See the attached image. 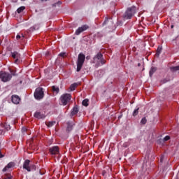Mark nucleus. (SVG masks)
I'll list each match as a JSON object with an SVG mask.
<instances>
[{
  "instance_id": "nucleus-1",
  "label": "nucleus",
  "mask_w": 179,
  "mask_h": 179,
  "mask_svg": "<svg viewBox=\"0 0 179 179\" xmlns=\"http://www.w3.org/2000/svg\"><path fill=\"white\" fill-rule=\"evenodd\" d=\"M85 58L86 57L85 56V55L82 53L78 55L77 61V72H79L82 69V66H83Z\"/></svg>"
},
{
  "instance_id": "nucleus-2",
  "label": "nucleus",
  "mask_w": 179,
  "mask_h": 179,
  "mask_svg": "<svg viewBox=\"0 0 179 179\" xmlns=\"http://www.w3.org/2000/svg\"><path fill=\"white\" fill-rule=\"evenodd\" d=\"M136 13V7L132 6L131 8H129L126 11L124 15V19H131V17H132Z\"/></svg>"
},
{
  "instance_id": "nucleus-3",
  "label": "nucleus",
  "mask_w": 179,
  "mask_h": 179,
  "mask_svg": "<svg viewBox=\"0 0 179 179\" xmlns=\"http://www.w3.org/2000/svg\"><path fill=\"white\" fill-rule=\"evenodd\" d=\"M34 96L36 100H41V99L44 97V91H43V88L41 87L36 88Z\"/></svg>"
},
{
  "instance_id": "nucleus-4",
  "label": "nucleus",
  "mask_w": 179,
  "mask_h": 179,
  "mask_svg": "<svg viewBox=\"0 0 179 179\" xmlns=\"http://www.w3.org/2000/svg\"><path fill=\"white\" fill-rule=\"evenodd\" d=\"M69 101H71V94H64L61 96V97H60V103L62 106H66V104H68Z\"/></svg>"
},
{
  "instance_id": "nucleus-5",
  "label": "nucleus",
  "mask_w": 179,
  "mask_h": 179,
  "mask_svg": "<svg viewBox=\"0 0 179 179\" xmlns=\"http://www.w3.org/2000/svg\"><path fill=\"white\" fill-rule=\"evenodd\" d=\"M0 79L2 82H8L10 79H12V75L9 73L0 72Z\"/></svg>"
},
{
  "instance_id": "nucleus-6",
  "label": "nucleus",
  "mask_w": 179,
  "mask_h": 179,
  "mask_svg": "<svg viewBox=\"0 0 179 179\" xmlns=\"http://www.w3.org/2000/svg\"><path fill=\"white\" fill-rule=\"evenodd\" d=\"M94 61L98 64H101V65L106 64V61L103 59V55H101V53H98L96 56L94 57Z\"/></svg>"
},
{
  "instance_id": "nucleus-7",
  "label": "nucleus",
  "mask_w": 179,
  "mask_h": 179,
  "mask_svg": "<svg viewBox=\"0 0 179 179\" xmlns=\"http://www.w3.org/2000/svg\"><path fill=\"white\" fill-rule=\"evenodd\" d=\"M87 25H83V27H79L76 31V34L77 36H79L80 33H83V31H85V30H87Z\"/></svg>"
},
{
  "instance_id": "nucleus-8",
  "label": "nucleus",
  "mask_w": 179,
  "mask_h": 179,
  "mask_svg": "<svg viewBox=\"0 0 179 179\" xmlns=\"http://www.w3.org/2000/svg\"><path fill=\"white\" fill-rule=\"evenodd\" d=\"M51 155H58L59 153V148L58 146H54L50 148Z\"/></svg>"
},
{
  "instance_id": "nucleus-9",
  "label": "nucleus",
  "mask_w": 179,
  "mask_h": 179,
  "mask_svg": "<svg viewBox=\"0 0 179 179\" xmlns=\"http://www.w3.org/2000/svg\"><path fill=\"white\" fill-rule=\"evenodd\" d=\"M30 160H25L23 164V169H24L27 171H31V169L29 166Z\"/></svg>"
},
{
  "instance_id": "nucleus-10",
  "label": "nucleus",
  "mask_w": 179,
  "mask_h": 179,
  "mask_svg": "<svg viewBox=\"0 0 179 179\" xmlns=\"http://www.w3.org/2000/svg\"><path fill=\"white\" fill-rule=\"evenodd\" d=\"M12 57L15 59V64H17V62H19V59H20V54L17 52H14L12 53Z\"/></svg>"
},
{
  "instance_id": "nucleus-11",
  "label": "nucleus",
  "mask_w": 179,
  "mask_h": 179,
  "mask_svg": "<svg viewBox=\"0 0 179 179\" xmlns=\"http://www.w3.org/2000/svg\"><path fill=\"white\" fill-rule=\"evenodd\" d=\"M12 102L14 104H19V103H20V98L19 97V96L13 95L12 96Z\"/></svg>"
},
{
  "instance_id": "nucleus-12",
  "label": "nucleus",
  "mask_w": 179,
  "mask_h": 179,
  "mask_svg": "<svg viewBox=\"0 0 179 179\" xmlns=\"http://www.w3.org/2000/svg\"><path fill=\"white\" fill-rule=\"evenodd\" d=\"M35 118H38V120H41L43 118H45V115L44 114H42L40 112H36L34 114Z\"/></svg>"
},
{
  "instance_id": "nucleus-13",
  "label": "nucleus",
  "mask_w": 179,
  "mask_h": 179,
  "mask_svg": "<svg viewBox=\"0 0 179 179\" xmlns=\"http://www.w3.org/2000/svg\"><path fill=\"white\" fill-rule=\"evenodd\" d=\"M15 166V164L13 162H10L3 169V171H6L8 169H12Z\"/></svg>"
},
{
  "instance_id": "nucleus-14",
  "label": "nucleus",
  "mask_w": 179,
  "mask_h": 179,
  "mask_svg": "<svg viewBox=\"0 0 179 179\" xmlns=\"http://www.w3.org/2000/svg\"><path fill=\"white\" fill-rule=\"evenodd\" d=\"M78 111L79 110L78 109V107L75 106L71 111V115H75L78 114Z\"/></svg>"
},
{
  "instance_id": "nucleus-15",
  "label": "nucleus",
  "mask_w": 179,
  "mask_h": 179,
  "mask_svg": "<svg viewBox=\"0 0 179 179\" xmlns=\"http://www.w3.org/2000/svg\"><path fill=\"white\" fill-rule=\"evenodd\" d=\"M162 50H163V48L162 46H159L157 50L156 57H159L160 55V52H162Z\"/></svg>"
},
{
  "instance_id": "nucleus-16",
  "label": "nucleus",
  "mask_w": 179,
  "mask_h": 179,
  "mask_svg": "<svg viewBox=\"0 0 179 179\" xmlns=\"http://www.w3.org/2000/svg\"><path fill=\"white\" fill-rule=\"evenodd\" d=\"M76 86H78V83H73L70 86V90L71 92H73L75 89H76Z\"/></svg>"
},
{
  "instance_id": "nucleus-17",
  "label": "nucleus",
  "mask_w": 179,
  "mask_h": 179,
  "mask_svg": "<svg viewBox=\"0 0 179 179\" xmlns=\"http://www.w3.org/2000/svg\"><path fill=\"white\" fill-rule=\"evenodd\" d=\"M167 141H170V136H166L164 138L160 139L159 142H167Z\"/></svg>"
},
{
  "instance_id": "nucleus-18",
  "label": "nucleus",
  "mask_w": 179,
  "mask_h": 179,
  "mask_svg": "<svg viewBox=\"0 0 179 179\" xmlns=\"http://www.w3.org/2000/svg\"><path fill=\"white\" fill-rule=\"evenodd\" d=\"M24 9H26V7L24 6H21L17 10V13H22V12H23L24 10Z\"/></svg>"
},
{
  "instance_id": "nucleus-19",
  "label": "nucleus",
  "mask_w": 179,
  "mask_h": 179,
  "mask_svg": "<svg viewBox=\"0 0 179 179\" xmlns=\"http://www.w3.org/2000/svg\"><path fill=\"white\" fill-rule=\"evenodd\" d=\"M83 106H85V107H87V106H89V99H84L83 101Z\"/></svg>"
},
{
  "instance_id": "nucleus-20",
  "label": "nucleus",
  "mask_w": 179,
  "mask_h": 179,
  "mask_svg": "<svg viewBox=\"0 0 179 179\" xmlns=\"http://www.w3.org/2000/svg\"><path fill=\"white\" fill-rule=\"evenodd\" d=\"M67 131H72V127H73V124L71 122L67 123Z\"/></svg>"
},
{
  "instance_id": "nucleus-21",
  "label": "nucleus",
  "mask_w": 179,
  "mask_h": 179,
  "mask_svg": "<svg viewBox=\"0 0 179 179\" xmlns=\"http://www.w3.org/2000/svg\"><path fill=\"white\" fill-rule=\"evenodd\" d=\"M156 72V67H152L150 71V76H152L154 73Z\"/></svg>"
},
{
  "instance_id": "nucleus-22",
  "label": "nucleus",
  "mask_w": 179,
  "mask_h": 179,
  "mask_svg": "<svg viewBox=\"0 0 179 179\" xmlns=\"http://www.w3.org/2000/svg\"><path fill=\"white\" fill-rule=\"evenodd\" d=\"M52 91L55 92V93H59V88L58 87L53 86Z\"/></svg>"
},
{
  "instance_id": "nucleus-23",
  "label": "nucleus",
  "mask_w": 179,
  "mask_h": 179,
  "mask_svg": "<svg viewBox=\"0 0 179 179\" xmlns=\"http://www.w3.org/2000/svg\"><path fill=\"white\" fill-rule=\"evenodd\" d=\"M55 124V122H49L48 124H46L47 127L49 128H51L53 125Z\"/></svg>"
},
{
  "instance_id": "nucleus-24",
  "label": "nucleus",
  "mask_w": 179,
  "mask_h": 179,
  "mask_svg": "<svg viewBox=\"0 0 179 179\" xmlns=\"http://www.w3.org/2000/svg\"><path fill=\"white\" fill-rule=\"evenodd\" d=\"M16 38L17 40H19L20 38L23 39L24 38V36L22 34H21V35H17Z\"/></svg>"
},
{
  "instance_id": "nucleus-25",
  "label": "nucleus",
  "mask_w": 179,
  "mask_h": 179,
  "mask_svg": "<svg viewBox=\"0 0 179 179\" xmlns=\"http://www.w3.org/2000/svg\"><path fill=\"white\" fill-rule=\"evenodd\" d=\"M139 110V108H137L136 110H134V111L133 112V115L134 117H136V115H138V110Z\"/></svg>"
},
{
  "instance_id": "nucleus-26",
  "label": "nucleus",
  "mask_w": 179,
  "mask_h": 179,
  "mask_svg": "<svg viewBox=\"0 0 179 179\" xmlns=\"http://www.w3.org/2000/svg\"><path fill=\"white\" fill-rule=\"evenodd\" d=\"M146 117H143V118H142V120H141V124H146Z\"/></svg>"
},
{
  "instance_id": "nucleus-27",
  "label": "nucleus",
  "mask_w": 179,
  "mask_h": 179,
  "mask_svg": "<svg viewBox=\"0 0 179 179\" xmlns=\"http://www.w3.org/2000/svg\"><path fill=\"white\" fill-rule=\"evenodd\" d=\"M172 71H179V66L171 68Z\"/></svg>"
},
{
  "instance_id": "nucleus-28",
  "label": "nucleus",
  "mask_w": 179,
  "mask_h": 179,
  "mask_svg": "<svg viewBox=\"0 0 179 179\" xmlns=\"http://www.w3.org/2000/svg\"><path fill=\"white\" fill-rule=\"evenodd\" d=\"M30 169H31V170H36V166L35 165H31L29 166Z\"/></svg>"
},
{
  "instance_id": "nucleus-29",
  "label": "nucleus",
  "mask_w": 179,
  "mask_h": 179,
  "mask_svg": "<svg viewBox=\"0 0 179 179\" xmlns=\"http://www.w3.org/2000/svg\"><path fill=\"white\" fill-rule=\"evenodd\" d=\"M108 22H109V21H108V18H106V19L105 20V21L103 22V25H104V24H107V23H108Z\"/></svg>"
},
{
  "instance_id": "nucleus-30",
  "label": "nucleus",
  "mask_w": 179,
  "mask_h": 179,
  "mask_svg": "<svg viewBox=\"0 0 179 179\" xmlns=\"http://www.w3.org/2000/svg\"><path fill=\"white\" fill-rule=\"evenodd\" d=\"M26 131H27V129H26V127H23L22 129V132H26Z\"/></svg>"
},
{
  "instance_id": "nucleus-31",
  "label": "nucleus",
  "mask_w": 179,
  "mask_h": 179,
  "mask_svg": "<svg viewBox=\"0 0 179 179\" xmlns=\"http://www.w3.org/2000/svg\"><path fill=\"white\" fill-rule=\"evenodd\" d=\"M59 55V57H64L65 55V52H62Z\"/></svg>"
},
{
  "instance_id": "nucleus-32",
  "label": "nucleus",
  "mask_w": 179,
  "mask_h": 179,
  "mask_svg": "<svg viewBox=\"0 0 179 179\" xmlns=\"http://www.w3.org/2000/svg\"><path fill=\"white\" fill-rule=\"evenodd\" d=\"M161 162H163V158H161Z\"/></svg>"
},
{
  "instance_id": "nucleus-33",
  "label": "nucleus",
  "mask_w": 179,
  "mask_h": 179,
  "mask_svg": "<svg viewBox=\"0 0 179 179\" xmlns=\"http://www.w3.org/2000/svg\"><path fill=\"white\" fill-rule=\"evenodd\" d=\"M41 1H48V0H41Z\"/></svg>"
},
{
  "instance_id": "nucleus-34",
  "label": "nucleus",
  "mask_w": 179,
  "mask_h": 179,
  "mask_svg": "<svg viewBox=\"0 0 179 179\" xmlns=\"http://www.w3.org/2000/svg\"><path fill=\"white\" fill-rule=\"evenodd\" d=\"M173 27H174V26L172 25V26H171V28L173 29Z\"/></svg>"
},
{
  "instance_id": "nucleus-35",
  "label": "nucleus",
  "mask_w": 179,
  "mask_h": 179,
  "mask_svg": "<svg viewBox=\"0 0 179 179\" xmlns=\"http://www.w3.org/2000/svg\"><path fill=\"white\" fill-rule=\"evenodd\" d=\"M21 1H26V0H21Z\"/></svg>"
}]
</instances>
